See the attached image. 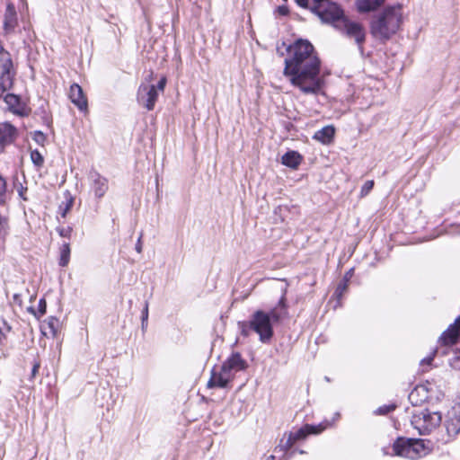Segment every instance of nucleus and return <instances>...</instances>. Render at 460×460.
Segmentation results:
<instances>
[{
	"label": "nucleus",
	"mask_w": 460,
	"mask_h": 460,
	"mask_svg": "<svg viewBox=\"0 0 460 460\" xmlns=\"http://www.w3.org/2000/svg\"><path fill=\"white\" fill-rule=\"evenodd\" d=\"M17 137V129L10 123H0V150L11 145Z\"/></svg>",
	"instance_id": "16"
},
{
	"label": "nucleus",
	"mask_w": 460,
	"mask_h": 460,
	"mask_svg": "<svg viewBox=\"0 0 460 460\" xmlns=\"http://www.w3.org/2000/svg\"><path fill=\"white\" fill-rule=\"evenodd\" d=\"M275 459H276V457H275V456H273V455H269V456L264 455V456L261 457V460H275Z\"/></svg>",
	"instance_id": "46"
},
{
	"label": "nucleus",
	"mask_w": 460,
	"mask_h": 460,
	"mask_svg": "<svg viewBox=\"0 0 460 460\" xmlns=\"http://www.w3.org/2000/svg\"><path fill=\"white\" fill-rule=\"evenodd\" d=\"M423 440L415 438H398L393 444L395 456L416 459L424 452Z\"/></svg>",
	"instance_id": "6"
},
{
	"label": "nucleus",
	"mask_w": 460,
	"mask_h": 460,
	"mask_svg": "<svg viewBox=\"0 0 460 460\" xmlns=\"http://www.w3.org/2000/svg\"><path fill=\"white\" fill-rule=\"evenodd\" d=\"M0 333L4 339H5V333L4 332V329H0Z\"/></svg>",
	"instance_id": "50"
},
{
	"label": "nucleus",
	"mask_w": 460,
	"mask_h": 460,
	"mask_svg": "<svg viewBox=\"0 0 460 460\" xmlns=\"http://www.w3.org/2000/svg\"><path fill=\"white\" fill-rule=\"evenodd\" d=\"M234 376L230 374L222 365L214 367L208 381V388H226L233 381Z\"/></svg>",
	"instance_id": "10"
},
{
	"label": "nucleus",
	"mask_w": 460,
	"mask_h": 460,
	"mask_svg": "<svg viewBox=\"0 0 460 460\" xmlns=\"http://www.w3.org/2000/svg\"><path fill=\"white\" fill-rule=\"evenodd\" d=\"M441 420L442 416L439 412H431L428 409L414 413L411 417V424L420 435L429 434L440 425Z\"/></svg>",
	"instance_id": "5"
},
{
	"label": "nucleus",
	"mask_w": 460,
	"mask_h": 460,
	"mask_svg": "<svg viewBox=\"0 0 460 460\" xmlns=\"http://www.w3.org/2000/svg\"><path fill=\"white\" fill-rule=\"evenodd\" d=\"M349 285L348 283L344 282V281H341L336 289H335V292H334V296H336L337 299L341 300L344 294L348 291L349 289Z\"/></svg>",
	"instance_id": "32"
},
{
	"label": "nucleus",
	"mask_w": 460,
	"mask_h": 460,
	"mask_svg": "<svg viewBox=\"0 0 460 460\" xmlns=\"http://www.w3.org/2000/svg\"><path fill=\"white\" fill-rule=\"evenodd\" d=\"M460 339V315L454 323L445 330L438 338V344L444 347H451L458 342Z\"/></svg>",
	"instance_id": "12"
},
{
	"label": "nucleus",
	"mask_w": 460,
	"mask_h": 460,
	"mask_svg": "<svg viewBox=\"0 0 460 460\" xmlns=\"http://www.w3.org/2000/svg\"><path fill=\"white\" fill-rule=\"evenodd\" d=\"M13 66L11 54L4 49L0 42V97L13 86Z\"/></svg>",
	"instance_id": "8"
},
{
	"label": "nucleus",
	"mask_w": 460,
	"mask_h": 460,
	"mask_svg": "<svg viewBox=\"0 0 460 460\" xmlns=\"http://www.w3.org/2000/svg\"><path fill=\"white\" fill-rule=\"evenodd\" d=\"M89 179L91 181V191L93 193L96 199H101L105 196L106 192L109 190L108 179L102 176L97 171L90 172Z\"/></svg>",
	"instance_id": "14"
},
{
	"label": "nucleus",
	"mask_w": 460,
	"mask_h": 460,
	"mask_svg": "<svg viewBox=\"0 0 460 460\" xmlns=\"http://www.w3.org/2000/svg\"><path fill=\"white\" fill-rule=\"evenodd\" d=\"M57 232L61 237L71 238L73 233V227L70 226H58L57 227Z\"/></svg>",
	"instance_id": "35"
},
{
	"label": "nucleus",
	"mask_w": 460,
	"mask_h": 460,
	"mask_svg": "<svg viewBox=\"0 0 460 460\" xmlns=\"http://www.w3.org/2000/svg\"><path fill=\"white\" fill-rule=\"evenodd\" d=\"M40 328L45 336L55 337L60 328V321L56 316H49L45 321H43Z\"/></svg>",
	"instance_id": "21"
},
{
	"label": "nucleus",
	"mask_w": 460,
	"mask_h": 460,
	"mask_svg": "<svg viewBox=\"0 0 460 460\" xmlns=\"http://www.w3.org/2000/svg\"><path fill=\"white\" fill-rule=\"evenodd\" d=\"M375 185V181L373 180L367 181L360 190V197H366L370 193V191L373 190Z\"/></svg>",
	"instance_id": "34"
},
{
	"label": "nucleus",
	"mask_w": 460,
	"mask_h": 460,
	"mask_svg": "<svg viewBox=\"0 0 460 460\" xmlns=\"http://www.w3.org/2000/svg\"><path fill=\"white\" fill-rule=\"evenodd\" d=\"M4 102L11 111L18 115H24L25 108L18 95L7 93L4 96Z\"/></svg>",
	"instance_id": "22"
},
{
	"label": "nucleus",
	"mask_w": 460,
	"mask_h": 460,
	"mask_svg": "<svg viewBox=\"0 0 460 460\" xmlns=\"http://www.w3.org/2000/svg\"><path fill=\"white\" fill-rule=\"evenodd\" d=\"M28 311L37 319L40 320L47 313V301L44 297L40 298L38 303L37 309L29 307Z\"/></svg>",
	"instance_id": "27"
},
{
	"label": "nucleus",
	"mask_w": 460,
	"mask_h": 460,
	"mask_svg": "<svg viewBox=\"0 0 460 460\" xmlns=\"http://www.w3.org/2000/svg\"><path fill=\"white\" fill-rule=\"evenodd\" d=\"M33 140L40 145H44L46 136L41 131H35L33 134Z\"/></svg>",
	"instance_id": "38"
},
{
	"label": "nucleus",
	"mask_w": 460,
	"mask_h": 460,
	"mask_svg": "<svg viewBox=\"0 0 460 460\" xmlns=\"http://www.w3.org/2000/svg\"><path fill=\"white\" fill-rule=\"evenodd\" d=\"M268 314H269V315H270L271 323H279L282 320L288 317V311H282L279 308H276V307L271 309L270 312Z\"/></svg>",
	"instance_id": "30"
},
{
	"label": "nucleus",
	"mask_w": 460,
	"mask_h": 460,
	"mask_svg": "<svg viewBox=\"0 0 460 460\" xmlns=\"http://www.w3.org/2000/svg\"><path fill=\"white\" fill-rule=\"evenodd\" d=\"M166 83H167V79L165 76H163L157 83V85L155 86L156 87V90L157 92L160 91V92H164V88H165V85H166Z\"/></svg>",
	"instance_id": "42"
},
{
	"label": "nucleus",
	"mask_w": 460,
	"mask_h": 460,
	"mask_svg": "<svg viewBox=\"0 0 460 460\" xmlns=\"http://www.w3.org/2000/svg\"><path fill=\"white\" fill-rule=\"evenodd\" d=\"M31 160L33 163V164L38 168L42 167L44 164V157L41 155V153L37 149L31 151Z\"/></svg>",
	"instance_id": "31"
},
{
	"label": "nucleus",
	"mask_w": 460,
	"mask_h": 460,
	"mask_svg": "<svg viewBox=\"0 0 460 460\" xmlns=\"http://www.w3.org/2000/svg\"><path fill=\"white\" fill-rule=\"evenodd\" d=\"M275 13L279 16H288L289 14V9L286 4L279 5L276 8Z\"/></svg>",
	"instance_id": "39"
},
{
	"label": "nucleus",
	"mask_w": 460,
	"mask_h": 460,
	"mask_svg": "<svg viewBox=\"0 0 460 460\" xmlns=\"http://www.w3.org/2000/svg\"><path fill=\"white\" fill-rule=\"evenodd\" d=\"M136 250L137 251V252H141V251H142V245H141V239H140V237L138 238L137 243L136 245Z\"/></svg>",
	"instance_id": "47"
},
{
	"label": "nucleus",
	"mask_w": 460,
	"mask_h": 460,
	"mask_svg": "<svg viewBox=\"0 0 460 460\" xmlns=\"http://www.w3.org/2000/svg\"><path fill=\"white\" fill-rule=\"evenodd\" d=\"M64 198L65 200H63L58 206V213L65 218L74 206L75 198L68 190L64 193Z\"/></svg>",
	"instance_id": "25"
},
{
	"label": "nucleus",
	"mask_w": 460,
	"mask_h": 460,
	"mask_svg": "<svg viewBox=\"0 0 460 460\" xmlns=\"http://www.w3.org/2000/svg\"><path fill=\"white\" fill-rule=\"evenodd\" d=\"M158 99L155 85H140L137 92V102L148 111H153Z\"/></svg>",
	"instance_id": "11"
},
{
	"label": "nucleus",
	"mask_w": 460,
	"mask_h": 460,
	"mask_svg": "<svg viewBox=\"0 0 460 460\" xmlns=\"http://www.w3.org/2000/svg\"><path fill=\"white\" fill-rule=\"evenodd\" d=\"M238 326L243 337L255 332L262 343H270L274 335L270 315L262 310H256L250 320L239 322Z\"/></svg>",
	"instance_id": "3"
},
{
	"label": "nucleus",
	"mask_w": 460,
	"mask_h": 460,
	"mask_svg": "<svg viewBox=\"0 0 460 460\" xmlns=\"http://www.w3.org/2000/svg\"><path fill=\"white\" fill-rule=\"evenodd\" d=\"M147 314H148L147 307H146L145 314H143L144 319L147 318Z\"/></svg>",
	"instance_id": "49"
},
{
	"label": "nucleus",
	"mask_w": 460,
	"mask_h": 460,
	"mask_svg": "<svg viewBox=\"0 0 460 460\" xmlns=\"http://www.w3.org/2000/svg\"><path fill=\"white\" fill-rule=\"evenodd\" d=\"M296 4L302 8L311 10L312 1L311 0H295Z\"/></svg>",
	"instance_id": "41"
},
{
	"label": "nucleus",
	"mask_w": 460,
	"mask_h": 460,
	"mask_svg": "<svg viewBox=\"0 0 460 460\" xmlns=\"http://www.w3.org/2000/svg\"><path fill=\"white\" fill-rule=\"evenodd\" d=\"M335 26L345 36L354 39L359 49H363V44L366 41V31L360 22L352 21L343 15Z\"/></svg>",
	"instance_id": "9"
},
{
	"label": "nucleus",
	"mask_w": 460,
	"mask_h": 460,
	"mask_svg": "<svg viewBox=\"0 0 460 460\" xmlns=\"http://www.w3.org/2000/svg\"><path fill=\"white\" fill-rule=\"evenodd\" d=\"M385 0H357L359 13H368L377 9Z\"/></svg>",
	"instance_id": "24"
},
{
	"label": "nucleus",
	"mask_w": 460,
	"mask_h": 460,
	"mask_svg": "<svg viewBox=\"0 0 460 460\" xmlns=\"http://www.w3.org/2000/svg\"><path fill=\"white\" fill-rule=\"evenodd\" d=\"M283 75L304 94L318 95L324 85L320 76L322 60L314 46L305 39H297L287 49Z\"/></svg>",
	"instance_id": "1"
},
{
	"label": "nucleus",
	"mask_w": 460,
	"mask_h": 460,
	"mask_svg": "<svg viewBox=\"0 0 460 460\" xmlns=\"http://www.w3.org/2000/svg\"><path fill=\"white\" fill-rule=\"evenodd\" d=\"M310 11L317 14L322 21L336 24L344 15L342 9L331 0H312Z\"/></svg>",
	"instance_id": "4"
},
{
	"label": "nucleus",
	"mask_w": 460,
	"mask_h": 460,
	"mask_svg": "<svg viewBox=\"0 0 460 460\" xmlns=\"http://www.w3.org/2000/svg\"><path fill=\"white\" fill-rule=\"evenodd\" d=\"M4 330H5L6 332H10V331H11V326H9V325H5Z\"/></svg>",
	"instance_id": "51"
},
{
	"label": "nucleus",
	"mask_w": 460,
	"mask_h": 460,
	"mask_svg": "<svg viewBox=\"0 0 460 460\" xmlns=\"http://www.w3.org/2000/svg\"><path fill=\"white\" fill-rule=\"evenodd\" d=\"M13 191L8 189L6 179L0 173V207H7Z\"/></svg>",
	"instance_id": "23"
},
{
	"label": "nucleus",
	"mask_w": 460,
	"mask_h": 460,
	"mask_svg": "<svg viewBox=\"0 0 460 460\" xmlns=\"http://www.w3.org/2000/svg\"><path fill=\"white\" fill-rule=\"evenodd\" d=\"M335 132L336 130L334 126L328 125L316 131L313 136V139L320 142L323 145L328 146L333 142Z\"/></svg>",
	"instance_id": "19"
},
{
	"label": "nucleus",
	"mask_w": 460,
	"mask_h": 460,
	"mask_svg": "<svg viewBox=\"0 0 460 460\" xmlns=\"http://www.w3.org/2000/svg\"><path fill=\"white\" fill-rule=\"evenodd\" d=\"M420 392L427 393L424 386H416L409 394V400L413 405L420 404L422 402H424L427 399V395L425 394L424 398L418 399V396Z\"/></svg>",
	"instance_id": "29"
},
{
	"label": "nucleus",
	"mask_w": 460,
	"mask_h": 460,
	"mask_svg": "<svg viewBox=\"0 0 460 460\" xmlns=\"http://www.w3.org/2000/svg\"><path fill=\"white\" fill-rule=\"evenodd\" d=\"M13 301H14V303L18 304L20 306H21V305H22V299H21V296H20V295H18V294H15V295L13 296Z\"/></svg>",
	"instance_id": "45"
},
{
	"label": "nucleus",
	"mask_w": 460,
	"mask_h": 460,
	"mask_svg": "<svg viewBox=\"0 0 460 460\" xmlns=\"http://www.w3.org/2000/svg\"><path fill=\"white\" fill-rule=\"evenodd\" d=\"M17 13L13 4H8L4 13V30L6 33H11L17 26Z\"/></svg>",
	"instance_id": "18"
},
{
	"label": "nucleus",
	"mask_w": 460,
	"mask_h": 460,
	"mask_svg": "<svg viewBox=\"0 0 460 460\" xmlns=\"http://www.w3.org/2000/svg\"><path fill=\"white\" fill-rule=\"evenodd\" d=\"M27 190V187H23L22 185H21V187L18 189V195L24 201L28 200V198L26 196Z\"/></svg>",
	"instance_id": "44"
},
{
	"label": "nucleus",
	"mask_w": 460,
	"mask_h": 460,
	"mask_svg": "<svg viewBox=\"0 0 460 460\" xmlns=\"http://www.w3.org/2000/svg\"><path fill=\"white\" fill-rule=\"evenodd\" d=\"M68 98L71 102L84 115L89 113L88 100L83 88L76 83L70 85Z\"/></svg>",
	"instance_id": "13"
},
{
	"label": "nucleus",
	"mask_w": 460,
	"mask_h": 460,
	"mask_svg": "<svg viewBox=\"0 0 460 460\" xmlns=\"http://www.w3.org/2000/svg\"><path fill=\"white\" fill-rule=\"evenodd\" d=\"M70 257H71L70 244L68 243H64L59 247L58 265L61 268L67 267L70 262Z\"/></svg>",
	"instance_id": "26"
},
{
	"label": "nucleus",
	"mask_w": 460,
	"mask_h": 460,
	"mask_svg": "<svg viewBox=\"0 0 460 460\" xmlns=\"http://www.w3.org/2000/svg\"><path fill=\"white\" fill-rule=\"evenodd\" d=\"M222 366L234 376L235 373L245 370L248 364L246 360L243 358L241 353L234 352L224 361Z\"/></svg>",
	"instance_id": "15"
},
{
	"label": "nucleus",
	"mask_w": 460,
	"mask_h": 460,
	"mask_svg": "<svg viewBox=\"0 0 460 460\" xmlns=\"http://www.w3.org/2000/svg\"><path fill=\"white\" fill-rule=\"evenodd\" d=\"M331 426L328 420H323L317 425L305 424L296 431H291L288 435V438L283 445L284 450L288 451L300 440L305 439L310 435H319Z\"/></svg>",
	"instance_id": "7"
},
{
	"label": "nucleus",
	"mask_w": 460,
	"mask_h": 460,
	"mask_svg": "<svg viewBox=\"0 0 460 460\" xmlns=\"http://www.w3.org/2000/svg\"><path fill=\"white\" fill-rule=\"evenodd\" d=\"M403 21L402 4L386 6L370 22L372 36L380 40H388L396 34Z\"/></svg>",
	"instance_id": "2"
},
{
	"label": "nucleus",
	"mask_w": 460,
	"mask_h": 460,
	"mask_svg": "<svg viewBox=\"0 0 460 460\" xmlns=\"http://www.w3.org/2000/svg\"><path fill=\"white\" fill-rule=\"evenodd\" d=\"M436 353H437L436 350L433 351L430 355H429L428 357L424 358L420 361V367H422V371L423 372L429 371V369L430 368V367L432 365V362H433V360L435 358Z\"/></svg>",
	"instance_id": "33"
},
{
	"label": "nucleus",
	"mask_w": 460,
	"mask_h": 460,
	"mask_svg": "<svg viewBox=\"0 0 460 460\" xmlns=\"http://www.w3.org/2000/svg\"><path fill=\"white\" fill-rule=\"evenodd\" d=\"M40 368V360L39 358H35L32 363V368L30 376V381H33L34 378L39 374V370Z\"/></svg>",
	"instance_id": "37"
},
{
	"label": "nucleus",
	"mask_w": 460,
	"mask_h": 460,
	"mask_svg": "<svg viewBox=\"0 0 460 460\" xmlns=\"http://www.w3.org/2000/svg\"><path fill=\"white\" fill-rule=\"evenodd\" d=\"M276 308H279L282 311H288V303L286 296L283 295L279 300L278 305L275 306Z\"/></svg>",
	"instance_id": "40"
},
{
	"label": "nucleus",
	"mask_w": 460,
	"mask_h": 460,
	"mask_svg": "<svg viewBox=\"0 0 460 460\" xmlns=\"http://www.w3.org/2000/svg\"><path fill=\"white\" fill-rule=\"evenodd\" d=\"M147 314H148L147 307H146L145 314H143L144 319L147 318Z\"/></svg>",
	"instance_id": "48"
},
{
	"label": "nucleus",
	"mask_w": 460,
	"mask_h": 460,
	"mask_svg": "<svg viewBox=\"0 0 460 460\" xmlns=\"http://www.w3.org/2000/svg\"><path fill=\"white\" fill-rule=\"evenodd\" d=\"M354 275V268L349 269L348 271L345 272L342 281L349 284L351 278Z\"/></svg>",
	"instance_id": "43"
},
{
	"label": "nucleus",
	"mask_w": 460,
	"mask_h": 460,
	"mask_svg": "<svg viewBox=\"0 0 460 460\" xmlns=\"http://www.w3.org/2000/svg\"><path fill=\"white\" fill-rule=\"evenodd\" d=\"M303 160V155L297 151L294 150L286 152L281 157L282 164L293 170L298 169Z\"/></svg>",
	"instance_id": "20"
},
{
	"label": "nucleus",
	"mask_w": 460,
	"mask_h": 460,
	"mask_svg": "<svg viewBox=\"0 0 460 460\" xmlns=\"http://www.w3.org/2000/svg\"><path fill=\"white\" fill-rule=\"evenodd\" d=\"M447 438H443L445 443L453 440L460 432V413L449 417L445 422Z\"/></svg>",
	"instance_id": "17"
},
{
	"label": "nucleus",
	"mask_w": 460,
	"mask_h": 460,
	"mask_svg": "<svg viewBox=\"0 0 460 460\" xmlns=\"http://www.w3.org/2000/svg\"><path fill=\"white\" fill-rule=\"evenodd\" d=\"M396 408L395 404H385L380 407H378L376 411V413L380 415H386L393 411H394Z\"/></svg>",
	"instance_id": "36"
},
{
	"label": "nucleus",
	"mask_w": 460,
	"mask_h": 460,
	"mask_svg": "<svg viewBox=\"0 0 460 460\" xmlns=\"http://www.w3.org/2000/svg\"><path fill=\"white\" fill-rule=\"evenodd\" d=\"M10 231L9 217L0 212V241H4Z\"/></svg>",
	"instance_id": "28"
}]
</instances>
